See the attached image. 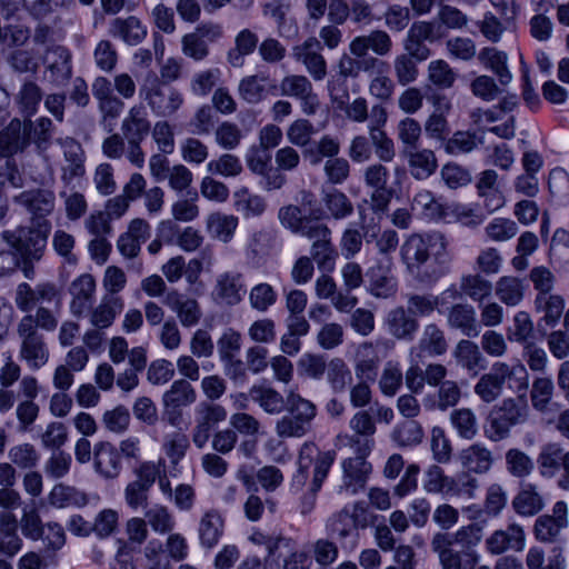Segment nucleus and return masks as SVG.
<instances>
[{"label": "nucleus", "instance_id": "603ef678", "mask_svg": "<svg viewBox=\"0 0 569 569\" xmlns=\"http://www.w3.org/2000/svg\"><path fill=\"white\" fill-rule=\"evenodd\" d=\"M269 77L263 73L247 76L238 86L239 97L250 104L260 103L267 96L266 82Z\"/></svg>", "mask_w": 569, "mask_h": 569}, {"label": "nucleus", "instance_id": "7ed1b4c3", "mask_svg": "<svg viewBox=\"0 0 569 569\" xmlns=\"http://www.w3.org/2000/svg\"><path fill=\"white\" fill-rule=\"evenodd\" d=\"M335 461V452L320 451L311 442H305L298 456V470L292 477V486L301 489L307 485L309 468L313 466L312 479L308 491L299 501V512L302 517L309 516L316 508L317 493Z\"/></svg>", "mask_w": 569, "mask_h": 569}, {"label": "nucleus", "instance_id": "ea45409f", "mask_svg": "<svg viewBox=\"0 0 569 569\" xmlns=\"http://www.w3.org/2000/svg\"><path fill=\"white\" fill-rule=\"evenodd\" d=\"M22 539L18 535V521L10 511L0 512V553L14 557L22 548Z\"/></svg>", "mask_w": 569, "mask_h": 569}, {"label": "nucleus", "instance_id": "0eeeda50", "mask_svg": "<svg viewBox=\"0 0 569 569\" xmlns=\"http://www.w3.org/2000/svg\"><path fill=\"white\" fill-rule=\"evenodd\" d=\"M51 224L48 220L33 223L32 227H20L13 231H4L3 240L16 250L19 257L42 259Z\"/></svg>", "mask_w": 569, "mask_h": 569}, {"label": "nucleus", "instance_id": "37998d69", "mask_svg": "<svg viewBox=\"0 0 569 569\" xmlns=\"http://www.w3.org/2000/svg\"><path fill=\"white\" fill-rule=\"evenodd\" d=\"M121 131L127 140L142 141L150 131V121L146 108L136 104L130 108L121 123Z\"/></svg>", "mask_w": 569, "mask_h": 569}, {"label": "nucleus", "instance_id": "0e129e2a", "mask_svg": "<svg viewBox=\"0 0 569 569\" xmlns=\"http://www.w3.org/2000/svg\"><path fill=\"white\" fill-rule=\"evenodd\" d=\"M189 448V438L179 431L167 435L162 442V449L172 466H177L186 457Z\"/></svg>", "mask_w": 569, "mask_h": 569}, {"label": "nucleus", "instance_id": "864d4df0", "mask_svg": "<svg viewBox=\"0 0 569 569\" xmlns=\"http://www.w3.org/2000/svg\"><path fill=\"white\" fill-rule=\"evenodd\" d=\"M493 287L491 281L487 280L479 273L465 274L460 279V291L475 302L481 303L492 293Z\"/></svg>", "mask_w": 569, "mask_h": 569}, {"label": "nucleus", "instance_id": "bb28decb", "mask_svg": "<svg viewBox=\"0 0 569 569\" xmlns=\"http://www.w3.org/2000/svg\"><path fill=\"white\" fill-rule=\"evenodd\" d=\"M32 122L12 119L0 133V156L7 157L22 151L30 142Z\"/></svg>", "mask_w": 569, "mask_h": 569}, {"label": "nucleus", "instance_id": "c9c22d12", "mask_svg": "<svg viewBox=\"0 0 569 569\" xmlns=\"http://www.w3.org/2000/svg\"><path fill=\"white\" fill-rule=\"evenodd\" d=\"M224 520L217 509H209L202 513L198 522V536L202 547L211 549L223 535Z\"/></svg>", "mask_w": 569, "mask_h": 569}, {"label": "nucleus", "instance_id": "a878e982", "mask_svg": "<svg viewBox=\"0 0 569 569\" xmlns=\"http://www.w3.org/2000/svg\"><path fill=\"white\" fill-rule=\"evenodd\" d=\"M458 461L468 473L485 475L491 470L495 456L485 443L473 442L458 452Z\"/></svg>", "mask_w": 569, "mask_h": 569}, {"label": "nucleus", "instance_id": "ddd939ff", "mask_svg": "<svg viewBox=\"0 0 569 569\" xmlns=\"http://www.w3.org/2000/svg\"><path fill=\"white\" fill-rule=\"evenodd\" d=\"M537 463L540 476L546 479L555 478L562 469L557 485L560 489L569 490V450L565 451L557 442L547 443L540 449Z\"/></svg>", "mask_w": 569, "mask_h": 569}, {"label": "nucleus", "instance_id": "9b49d317", "mask_svg": "<svg viewBox=\"0 0 569 569\" xmlns=\"http://www.w3.org/2000/svg\"><path fill=\"white\" fill-rule=\"evenodd\" d=\"M197 401V391L186 379L174 380L162 395L163 418L171 427H178L183 419V408Z\"/></svg>", "mask_w": 569, "mask_h": 569}, {"label": "nucleus", "instance_id": "4be33fe9", "mask_svg": "<svg viewBox=\"0 0 569 569\" xmlns=\"http://www.w3.org/2000/svg\"><path fill=\"white\" fill-rule=\"evenodd\" d=\"M162 303L176 313L183 328L194 327L201 320L202 310L199 302L177 289H170Z\"/></svg>", "mask_w": 569, "mask_h": 569}, {"label": "nucleus", "instance_id": "393cba45", "mask_svg": "<svg viewBox=\"0 0 569 569\" xmlns=\"http://www.w3.org/2000/svg\"><path fill=\"white\" fill-rule=\"evenodd\" d=\"M42 62L53 83H64L72 76L71 53L63 46H49L42 56Z\"/></svg>", "mask_w": 569, "mask_h": 569}, {"label": "nucleus", "instance_id": "c03bdc74", "mask_svg": "<svg viewBox=\"0 0 569 569\" xmlns=\"http://www.w3.org/2000/svg\"><path fill=\"white\" fill-rule=\"evenodd\" d=\"M382 67H387V63L376 57L359 58L351 53H343L337 62L338 73L343 79H356L361 71L368 72Z\"/></svg>", "mask_w": 569, "mask_h": 569}, {"label": "nucleus", "instance_id": "423d86ee", "mask_svg": "<svg viewBox=\"0 0 569 569\" xmlns=\"http://www.w3.org/2000/svg\"><path fill=\"white\" fill-rule=\"evenodd\" d=\"M139 92L153 114L162 118L173 116L184 101L183 96L178 89L166 84L154 73L146 77Z\"/></svg>", "mask_w": 569, "mask_h": 569}, {"label": "nucleus", "instance_id": "052dcab7", "mask_svg": "<svg viewBox=\"0 0 569 569\" xmlns=\"http://www.w3.org/2000/svg\"><path fill=\"white\" fill-rule=\"evenodd\" d=\"M411 206L413 210H418L421 214L431 220L441 219L445 216L443 206L429 190H419L413 196Z\"/></svg>", "mask_w": 569, "mask_h": 569}, {"label": "nucleus", "instance_id": "f03ea898", "mask_svg": "<svg viewBox=\"0 0 569 569\" xmlns=\"http://www.w3.org/2000/svg\"><path fill=\"white\" fill-rule=\"evenodd\" d=\"M482 540V528L478 523L460 527L455 532L438 531L430 541L441 569H475L479 556L475 548Z\"/></svg>", "mask_w": 569, "mask_h": 569}, {"label": "nucleus", "instance_id": "f8f14e48", "mask_svg": "<svg viewBox=\"0 0 569 569\" xmlns=\"http://www.w3.org/2000/svg\"><path fill=\"white\" fill-rule=\"evenodd\" d=\"M16 333L19 340V358L31 370H39L50 359V350L44 336L39 330H31L17 323Z\"/></svg>", "mask_w": 569, "mask_h": 569}, {"label": "nucleus", "instance_id": "f257e3e1", "mask_svg": "<svg viewBox=\"0 0 569 569\" xmlns=\"http://www.w3.org/2000/svg\"><path fill=\"white\" fill-rule=\"evenodd\" d=\"M433 258V268L420 276L422 282H433L449 271L451 254L448 251V240L443 233H412L400 247V258L410 273H419L421 267Z\"/></svg>", "mask_w": 569, "mask_h": 569}, {"label": "nucleus", "instance_id": "c756f323", "mask_svg": "<svg viewBox=\"0 0 569 569\" xmlns=\"http://www.w3.org/2000/svg\"><path fill=\"white\" fill-rule=\"evenodd\" d=\"M71 296L70 311L76 317H81L91 306L96 292V280L89 273L76 278L69 288Z\"/></svg>", "mask_w": 569, "mask_h": 569}, {"label": "nucleus", "instance_id": "72a5a7b5", "mask_svg": "<svg viewBox=\"0 0 569 569\" xmlns=\"http://www.w3.org/2000/svg\"><path fill=\"white\" fill-rule=\"evenodd\" d=\"M57 143L62 148L66 164L62 167V178L71 180L84 173V152L81 144L73 138H59Z\"/></svg>", "mask_w": 569, "mask_h": 569}, {"label": "nucleus", "instance_id": "a211bd4d", "mask_svg": "<svg viewBox=\"0 0 569 569\" xmlns=\"http://www.w3.org/2000/svg\"><path fill=\"white\" fill-rule=\"evenodd\" d=\"M321 43L315 37H309L302 43L292 48V57L306 68V71L315 81H321L327 77V61L321 53Z\"/></svg>", "mask_w": 569, "mask_h": 569}, {"label": "nucleus", "instance_id": "1a4fd4ad", "mask_svg": "<svg viewBox=\"0 0 569 569\" xmlns=\"http://www.w3.org/2000/svg\"><path fill=\"white\" fill-rule=\"evenodd\" d=\"M352 435H338L341 446H348L355 453L370 455L373 446V435L377 431L375 418L369 410H358L349 420Z\"/></svg>", "mask_w": 569, "mask_h": 569}, {"label": "nucleus", "instance_id": "79ce46f5", "mask_svg": "<svg viewBox=\"0 0 569 569\" xmlns=\"http://www.w3.org/2000/svg\"><path fill=\"white\" fill-rule=\"evenodd\" d=\"M249 396L264 413L270 416H279L286 407V397L270 386L254 385L249 389Z\"/></svg>", "mask_w": 569, "mask_h": 569}, {"label": "nucleus", "instance_id": "5fc2aeb1", "mask_svg": "<svg viewBox=\"0 0 569 569\" xmlns=\"http://www.w3.org/2000/svg\"><path fill=\"white\" fill-rule=\"evenodd\" d=\"M48 501L56 508H66L69 506L82 507L87 505L88 499L86 493L79 491L74 487L60 482L53 486L49 492Z\"/></svg>", "mask_w": 569, "mask_h": 569}, {"label": "nucleus", "instance_id": "39448f33", "mask_svg": "<svg viewBox=\"0 0 569 569\" xmlns=\"http://www.w3.org/2000/svg\"><path fill=\"white\" fill-rule=\"evenodd\" d=\"M528 418V407L519 405L515 399L507 398L500 405L493 406L483 429L485 436L491 442H499L510 436L513 426L523 423Z\"/></svg>", "mask_w": 569, "mask_h": 569}, {"label": "nucleus", "instance_id": "de8ad7c7", "mask_svg": "<svg viewBox=\"0 0 569 569\" xmlns=\"http://www.w3.org/2000/svg\"><path fill=\"white\" fill-rule=\"evenodd\" d=\"M515 511L525 517L537 515L545 507L542 496L538 492L537 486L523 485L512 500Z\"/></svg>", "mask_w": 569, "mask_h": 569}, {"label": "nucleus", "instance_id": "e2e57ef3", "mask_svg": "<svg viewBox=\"0 0 569 569\" xmlns=\"http://www.w3.org/2000/svg\"><path fill=\"white\" fill-rule=\"evenodd\" d=\"M535 305L538 310L545 312L543 320L549 326L558 322L565 309V300L559 295H537Z\"/></svg>", "mask_w": 569, "mask_h": 569}, {"label": "nucleus", "instance_id": "2f4dec72", "mask_svg": "<svg viewBox=\"0 0 569 569\" xmlns=\"http://www.w3.org/2000/svg\"><path fill=\"white\" fill-rule=\"evenodd\" d=\"M407 160L410 174L416 180H423L432 176L438 167L435 152L430 149H411L401 151Z\"/></svg>", "mask_w": 569, "mask_h": 569}, {"label": "nucleus", "instance_id": "a19ab883", "mask_svg": "<svg viewBox=\"0 0 569 569\" xmlns=\"http://www.w3.org/2000/svg\"><path fill=\"white\" fill-rule=\"evenodd\" d=\"M239 224L238 217L224 212H211L206 219V230L210 237L222 243L232 240Z\"/></svg>", "mask_w": 569, "mask_h": 569}, {"label": "nucleus", "instance_id": "f704fd0d", "mask_svg": "<svg viewBox=\"0 0 569 569\" xmlns=\"http://www.w3.org/2000/svg\"><path fill=\"white\" fill-rule=\"evenodd\" d=\"M124 302L120 296L104 295L99 305L91 309L89 320L97 329L109 328L116 317L123 310Z\"/></svg>", "mask_w": 569, "mask_h": 569}, {"label": "nucleus", "instance_id": "680f3d73", "mask_svg": "<svg viewBox=\"0 0 569 569\" xmlns=\"http://www.w3.org/2000/svg\"><path fill=\"white\" fill-rule=\"evenodd\" d=\"M421 134V124L415 118L406 117L397 124V137L402 146L401 151L418 148Z\"/></svg>", "mask_w": 569, "mask_h": 569}, {"label": "nucleus", "instance_id": "b1692460", "mask_svg": "<svg viewBox=\"0 0 569 569\" xmlns=\"http://www.w3.org/2000/svg\"><path fill=\"white\" fill-rule=\"evenodd\" d=\"M489 553L498 556L507 550L522 551L526 547V533L518 523H510L506 529L493 531L486 540Z\"/></svg>", "mask_w": 569, "mask_h": 569}, {"label": "nucleus", "instance_id": "49530a36", "mask_svg": "<svg viewBox=\"0 0 569 569\" xmlns=\"http://www.w3.org/2000/svg\"><path fill=\"white\" fill-rule=\"evenodd\" d=\"M450 327L459 329L467 337H477L480 333V326L476 320V311L469 305L457 303L448 312Z\"/></svg>", "mask_w": 569, "mask_h": 569}, {"label": "nucleus", "instance_id": "338daca9", "mask_svg": "<svg viewBox=\"0 0 569 569\" xmlns=\"http://www.w3.org/2000/svg\"><path fill=\"white\" fill-rule=\"evenodd\" d=\"M403 375L400 366L396 361H387L383 366L379 389L382 395L393 397L402 386Z\"/></svg>", "mask_w": 569, "mask_h": 569}, {"label": "nucleus", "instance_id": "f3484780", "mask_svg": "<svg viewBox=\"0 0 569 569\" xmlns=\"http://www.w3.org/2000/svg\"><path fill=\"white\" fill-rule=\"evenodd\" d=\"M515 375V370L506 362H495L488 373L482 375L473 387V392L486 403H492L501 395L507 380Z\"/></svg>", "mask_w": 569, "mask_h": 569}, {"label": "nucleus", "instance_id": "6e6552de", "mask_svg": "<svg viewBox=\"0 0 569 569\" xmlns=\"http://www.w3.org/2000/svg\"><path fill=\"white\" fill-rule=\"evenodd\" d=\"M134 479L127 483L123 490L126 505L137 510L147 508L149 505V493L160 475L159 465L154 461H141L133 470Z\"/></svg>", "mask_w": 569, "mask_h": 569}, {"label": "nucleus", "instance_id": "4d7b16f0", "mask_svg": "<svg viewBox=\"0 0 569 569\" xmlns=\"http://www.w3.org/2000/svg\"><path fill=\"white\" fill-rule=\"evenodd\" d=\"M18 323L31 330L54 331L58 327V318L51 309L39 306L34 313L24 312Z\"/></svg>", "mask_w": 569, "mask_h": 569}, {"label": "nucleus", "instance_id": "20e7f679", "mask_svg": "<svg viewBox=\"0 0 569 569\" xmlns=\"http://www.w3.org/2000/svg\"><path fill=\"white\" fill-rule=\"evenodd\" d=\"M284 413L274 422V433L280 439H300L312 429L317 406L295 390L286 393Z\"/></svg>", "mask_w": 569, "mask_h": 569}, {"label": "nucleus", "instance_id": "5701e85b", "mask_svg": "<svg viewBox=\"0 0 569 569\" xmlns=\"http://www.w3.org/2000/svg\"><path fill=\"white\" fill-rule=\"evenodd\" d=\"M92 467L94 472L106 480L118 478L122 470V462L117 447L103 440L94 443Z\"/></svg>", "mask_w": 569, "mask_h": 569}, {"label": "nucleus", "instance_id": "3c124183", "mask_svg": "<svg viewBox=\"0 0 569 569\" xmlns=\"http://www.w3.org/2000/svg\"><path fill=\"white\" fill-rule=\"evenodd\" d=\"M419 351L430 357H439L447 352L448 343L443 331L436 325H427L421 333Z\"/></svg>", "mask_w": 569, "mask_h": 569}, {"label": "nucleus", "instance_id": "4c0bfd02", "mask_svg": "<svg viewBox=\"0 0 569 569\" xmlns=\"http://www.w3.org/2000/svg\"><path fill=\"white\" fill-rule=\"evenodd\" d=\"M109 34L119 38L129 46L139 44L147 36L140 19L134 16L114 18L109 24Z\"/></svg>", "mask_w": 569, "mask_h": 569}, {"label": "nucleus", "instance_id": "c85d7f7f", "mask_svg": "<svg viewBox=\"0 0 569 569\" xmlns=\"http://www.w3.org/2000/svg\"><path fill=\"white\" fill-rule=\"evenodd\" d=\"M150 237V224L143 219H133L128 230L122 233L118 241L117 248L120 253L128 259L136 258L144 243Z\"/></svg>", "mask_w": 569, "mask_h": 569}, {"label": "nucleus", "instance_id": "774afa93", "mask_svg": "<svg viewBox=\"0 0 569 569\" xmlns=\"http://www.w3.org/2000/svg\"><path fill=\"white\" fill-rule=\"evenodd\" d=\"M144 569H173L160 540H150L143 549Z\"/></svg>", "mask_w": 569, "mask_h": 569}, {"label": "nucleus", "instance_id": "aec40b11", "mask_svg": "<svg viewBox=\"0 0 569 569\" xmlns=\"http://www.w3.org/2000/svg\"><path fill=\"white\" fill-rule=\"evenodd\" d=\"M16 203L24 208L31 216L32 223L47 220L56 207V196L49 189H31L14 198Z\"/></svg>", "mask_w": 569, "mask_h": 569}, {"label": "nucleus", "instance_id": "6e6d98bb", "mask_svg": "<svg viewBox=\"0 0 569 569\" xmlns=\"http://www.w3.org/2000/svg\"><path fill=\"white\" fill-rule=\"evenodd\" d=\"M477 27L483 38L492 43H497L507 31L513 29V23L509 18L501 21L492 12H486L482 19L477 22Z\"/></svg>", "mask_w": 569, "mask_h": 569}, {"label": "nucleus", "instance_id": "09e8293b", "mask_svg": "<svg viewBox=\"0 0 569 569\" xmlns=\"http://www.w3.org/2000/svg\"><path fill=\"white\" fill-rule=\"evenodd\" d=\"M449 421L458 437L472 440L479 432L478 418L470 408L453 409L449 415Z\"/></svg>", "mask_w": 569, "mask_h": 569}, {"label": "nucleus", "instance_id": "58836bf2", "mask_svg": "<svg viewBox=\"0 0 569 569\" xmlns=\"http://www.w3.org/2000/svg\"><path fill=\"white\" fill-rule=\"evenodd\" d=\"M480 63L490 70L498 79L500 86L506 87L512 81V73L508 67V54L495 47H485L478 54Z\"/></svg>", "mask_w": 569, "mask_h": 569}, {"label": "nucleus", "instance_id": "412c9836", "mask_svg": "<svg viewBox=\"0 0 569 569\" xmlns=\"http://www.w3.org/2000/svg\"><path fill=\"white\" fill-rule=\"evenodd\" d=\"M244 295L243 274L236 270L219 273L214 280L211 296L218 303L238 305Z\"/></svg>", "mask_w": 569, "mask_h": 569}, {"label": "nucleus", "instance_id": "bf43d9fd", "mask_svg": "<svg viewBox=\"0 0 569 569\" xmlns=\"http://www.w3.org/2000/svg\"><path fill=\"white\" fill-rule=\"evenodd\" d=\"M339 151V141L330 136H323L318 142H313L303 150V157L308 159L312 166H317L323 158H336Z\"/></svg>", "mask_w": 569, "mask_h": 569}, {"label": "nucleus", "instance_id": "dca6fc26", "mask_svg": "<svg viewBox=\"0 0 569 569\" xmlns=\"http://www.w3.org/2000/svg\"><path fill=\"white\" fill-rule=\"evenodd\" d=\"M279 89L282 96L298 99L305 114L311 116L317 112L320 102L313 91L312 82L307 76L287 74L281 79Z\"/></svg>", "mask_w": 569, "mask_h": 569}, {"label": "nucleus", "instance_id": "6ab92c4d", "mask_svg": "<svg viewBox=\"0 0 569 569\" xmlns=\"http://www.w3.org/2000/svg\"><path fill=\"white\" fill-rule=\"evenodd\" d=\"M568 525V506L565 501H557L552 507V515H542L536 519L535 538L543 543H553Z\"/></svg>", "mask_w": 569, "mask_h": 569}, {"label": "nucleus", "instance_id": "2eb2a0df", "mask_svg": "<svg viewBox=\"0 0 569 569\" xmlns=\"http://www.w3.org/2000/svg\"><path fill=\"white\" fill-rule=\"evenodd\" d=\"M388 120V112L381 104H376L371 109V123L368 132L372 148L381 163L392 162L396 158V146L393 140L383 130Z\"/></svg>", "mask_w": 569, "mask_h": 569}, {"label": "nucleus", "instance_id": "13d9d810", "mask_svg": "<svg viewBox=\"0 0 569 569\" xmlns=\"http://www.w3.org/2000/svg\"><path fill=\"white\" fill-rule=\"evenodd\" d=\"M144 520L153 532L159 535L170 533L176 526L172 512L168 507L154 505L144 512Z\"/></svg>", "mask_w": 569, "mask_h": 569}, {"label": "nucleus", "instance_id": "4468645a", "mask_svg": "<svg viewBox=\"0 0 569 569\" xmlns=\"http://www.w3.org/2000/svg\"><path fill=\"white\" fill-rule=\"evenodd\" d=\"M228 417L223 406L216 402H200L196 408L194 426L191 439L198 449H203L211 438L216 427Z\"/></svg>", "mask_w": 569, "mask_h": 569}, {"label": "nucleus", "instance_id": "e433bc0d", "mask_svg": "<svg viewBox=\"0 0 569 569\" xmlns=\"http://www.w3.org/2000/svg\"><path fill=\"white\" fill-rule=\"evenodd\" d=\"M367 276L372 296L387 299L395 295L397 281L391 272L390 263L378 262L368 270Z\"/></svg>", "mask_w": 569, "mask_h": 569}, {"label": "nucleus", "instance_id": "cd10ccee", "mask_svg": "<svg viewBox=\"0 0 569 569\" xmlns=\"http://www.w3.org/2000/svg\"><path fill=\"white\" fill-rule=\"evenodd\" d=\"M385 57L392 50V40L390 36L380 29L370 31L368 34L357 36L349 43V52L359 58H365L368 51Z\"/></svg>", "mask_w": 569, "mask_h": 569}, {"label": "nucleus", "instance_id": "69168bd1", "mask_svg": "<svg viewBox=\"0 0 569 569\" xmlns=\"http://www.w3.org/2000/svg\"><path fill=\"white\" fill-rule=\"evenodd\" d=\"M453 357L458 365L469 371L479 367L482 360L479 346L473 341L466 339H462L457 343L453 350Z\"/></svg>", "mask_w": 569, "mask_h": 569}, {"label": "nucleus", "instance_id": "9d476101", "mask_svg": "<svg viewBox=\"0 0 569 569\" xmlns=\"http://www.w3.org/2000/svg\"><path fill=\"white\" fill-rule=\"evenodd\" d=\"M61 288L52 281H42L32 287L28 282H21L14 291V305L21 312H30L44 303H60Z\"/></svg>", "mask_w": 569, "mask_h": 569}, {"label": "nucleus", "instance_id": "7c9ffc66", "mask_svg": "<svg viewBox=\"0 0 569 569\" xmlns=\"http://www.w3.org/2000/svg\"><path fill=\"white\" fill-rule=\"evenodd\" d=\"M367 456L356 453V457L348 458L342 462V487L352 495L365 488L371 471V465L366 461Z\"/></svg>", "mask_w": 569, "mask_h": 569}, {"label": "nucleus", "instance_id": "a18cd8bd", "mask_svg": "<svg viewBox=\"0 0 569 569\" xmlns=\"http://www.w3.org/2000/svg\"><path fill=\"white\" fill-rule=\"evenodd\" d=\"M233 207L244 219L258 218L267 209V201L262 196L251 193L247 187L233 192Z\"/></svg>", "mask_w": 569, "mask_h": 569}, {"label": "nucleus", "instance_id": "8fccbe9b", "mask_svg": "<svg viewBox=\"0 0 569 569\" xmlns=\"http://www.w3.org/2000/svg\"><path fill=\"white\" fill-rule=\"evenodd\" d=\"M498 299L508 307L518 306L525 296L523 281L513 276H503L498 279L495 286Z\"/></svg>", "mask_w": 569, "mask_h": 569}, {"label": "nucleus", "instance_id": "473e14b6", "mask_svg": "<svg viewBox=\"0 0 569 569\" xmlns=\"http://www.w3.org/2000/svg\"><path fill=\"white\" fill-rule=\"evenodd\" d=\"M388 332L398 340H411L418 330V321L403 307L391 309L385 319Z\"/></svg>", "mask_w": 569, "mask_h": 569}]
</instances>
